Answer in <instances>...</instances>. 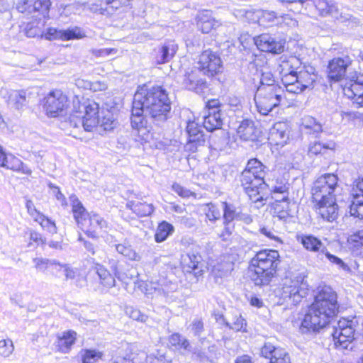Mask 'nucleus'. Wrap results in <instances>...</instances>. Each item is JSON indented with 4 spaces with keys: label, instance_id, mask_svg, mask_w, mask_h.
Wrapping results in <instances>:
<instances>
[{
    "label": "nucleus",
    "instance_id": "a18cd8bd",
    "mask_svg": "<svg viewBox=\"0 0 363 363\" xmlns=\"http://www.w3.org/2000/svg\"><path fill=\"white\" fill-rule=\"evenodd\" d=\"M222 208L223 209V218L225 225V230L228 235L231 233L229 227L227 225L233 221L235 217V211L232 205L228 204L227 202L222 203Z\"/></svg>",
    "mask_w": 363,
    "mask_h": 363
},
{
    "label": "nucleus",
    "instance_id": "f03ea898",
    "mask_svg": "<svg viewBox=\"0 0 363 363\" xmlns=\"http://www.w3.org/2000/svg\"><path fill=\"white\" fill-rule=\"evenodd\" d=\"M287 96V91L274 84L273 75L266 72L262 74L261 84L255 93L254 100L257 111L262 115H267L276 106H291L292 100Z\"/></svg>",
    "mask_w": 363,
    "mask_h": 363
},
{
    "label": "nucleus",
    "instance_id": "5fc2aeb1",
    "mask_svg": "<svg viewBox=\"0 0 363 363\" xmlns=\"http://www.w3.org/2000/svg\"><path fill=\"white\" fill-rule=\"evenodd\" d=\"M89 8V10L92 11H96L98 10L97 8L90 7V5L87 3H80V2H74L72 4L68 5L66 6L65 10L67 11H72L74 13H80L83 11L86 8Z\"/></svg>",
    "mask_w": 363,
    "mask_h": 363
},
{
    "label": "nucleus",
    "instance_id": "69168bd1",
    "mask_svg": "<svg viewBox=\"0 0 363 363\" xmlns=\"http://www.w3.org/2000/svg\"><path fill=\"white\" fill-rule=\"evenodd\" d=\"M85 88L89 89L93 91H99L106 89L107 85L102 82H88L86 83Z\"/></svg>",
    "mask_w": 363,
    "mask_h": 363
},
{
    "label": "nucleus",
    "instance_id": "7ed1b4c3",
    "mask_svg": "<svg viewBox=\"0 0 363 363\" xmlns=\"http://www.w3.org/2000/svg\"><path fill=\"white\" fill-rule=\"evenodd\" d=\"M99 106L93 100L86 99L79 103L78 110L72 115L71 123L78 127L81 125L84 130L91 132L99 125L104 130H112L118 124L112 113L107 111L101 118L99 117Z\"/></svg>",
    "mask_w": 363,
    "mask_h": 363
},
{
    "label": "nucleus",
    "instance_id": "5701e85b",
    "mask_svg": "<svg viewBox=\"0 0 363 363\" xmlns=\"http://www.w3.org/2000/svg\"><path fill=\"white\" fill-rule=\"evenodd\" d=\"M142 99L143 96L140 95H134L130 118L132 127L138 130L142 128L146 129L148 123H152L149 116H146Z\"/></svg>",
    "mask_w": 363,
    "mask_h": 363
},
{
    "label": "nucleus",
    "instance_id": "13d9d810",
    "mask_svg": "<svg viewBox=\"0 0 363 363\" xmlns=\"http://www.w3.org/2000/svg\"><path fill=\"white\" fill-rule=\"evenodd\" d=\"M125 313L132 319L142 323H145L147 320V316L145 314L142 313L140 310L133 307H127Z\"/></svg>",
    "mask_w": 363,
    "mask_h": 363
},
{
    "label": "nucleus",
    "instance_id": "680f3d73",
    "mask_svg": "<svg viewBox=\"0 0 363 363\" xmlns=\"http://www.w3.org/2000/svg\"><path fill=\"white\" fill-rule=\"evenodd\" d=\"M40 23V21L39 20L38 22H29L27 23V26L25 28L26 30V35L29 38H34L35 36H38L40 35V30L38 28V25Z\"/></svg>",
    "mask_w": 363,
    "mask_h": 363
},
{
    "label": "nucleus",
    "instance_id": "8fccbe9b",
    "mask_svg": "<svg viewBox=\"0 0 363 363\" xmlns=\"http://www.w3.org/2000/svg\"><path fill=\"white\" fill-rule=\"evenodd\" d=\"M35 222H38L43 229L48 230L49 233L52 234L57 233V227L55 222L43 214H41L38 218H35Z\"/></svg>",
    "mask_w": 363,
    "mask_h": 363
},
{
    "label": "nucleus",
    "instance_id": "b1692460",
    "mask_svg": "<svg viewBox=\"0 0 363 363\" xmlns=\"http://www.w3.org/2000/svg\"><path fill=\"white\" fill-rule=\"evenodd\" d=\"M201 256L194 252H188L182 256V267L185 273L194 274L196 277L203 274V264Z\"/></svg>",
    "mask_w": 363,
    "mask_h": 363
},
{
    "label": "nucleus",
    "instance_id": "ddd939ff",
    "mask_svg": "<svg viewBox=\"0 0 363 363\" xmlns=\"http://www.w3.org/2000/svg\"><path fill=\"white\" fill-rule=\"evenodd\" d=\"M313 208L318 218L333 222L339 216V206L336 197L311 199Z\"/></svg>",
    "mask_w": 363,
    "mask_h": 363
},
{
    "label": "nucleus",
    "instance_id": "2eb2a0df",
    "mask_svg": "<svg viewBox=\"0 0 363 363\" xmlns=\"http://www.w3.org/2000/svg\"><path fill=\"white\" fill-rule=\"evenodd\" d=\"M109 264L114 276H113L109 271L101 264H96L90 270V273H94L97 276L100 284L107 289H111L116 286L115 278H117L118 280L122 281H126V276L118 269V261L112 259L110 261Z\"/></svg>",
    "mask_w": 363,
    "mask_h": 363
},
{
    "label": "nucleus",
    "instance_id": "ea45409f",
    "mask_svg": "<svg viewBox=\"0 0 363 363\" xmlns=\"http://www.w3.org/2000/svg\"><path fill=\"white\" fill-rule=\"evenodd\" d=\"M174 226L167 221L161 222L156 230L155 240L157 242H162L173 233Z\"/></svg>",
    "mask_w": 363,
    "mask_h": 363
},
{
    "label": "nucleus",
    "instance_id": "c03bdc74",
    "mask_svg": "<svg viewBox=\"0 0 363 363\" xmlns=\"http://www.w3.org/2000/svg\"><path fill=\"white\" fill-rule=\"evenodd\" d=\"M290 184L288 179L283 178L277 179L271 189L272 194H281L289 196Z\"/></svg>",
    "mask_w": 363,
    "mask_h": 363
},
{
    "label": "nucleus",
    "instance_id": "4d7b16f0",
    "mask_svg": "<svg viewBox=\"0 0 363 363\" xmlns=\"http://www.w3.org/2000/svg\"><path fill=\"white\" fill-rule=\"evenodd\" d=\"M342 120L346 123H354L363 121V114L356 111L343 112L341 114Z\"/></svg>",
    "mask_w": 363,
    "mask_h": 363
},
{
    "label": "nucleus",
    "instance_id": "f704fd0d",
    "mask_svg": "<svg viewBox=\"0 0 363 363\" xmlns=\"http://www.w3.org/2000/svg\"><path fill=\"white\" fill-rule=\"evenodd\" d=\"M297 240L306 250L311 252H318L323 247V242L313 235H301Z\"/></svg>",
    "mask_w": 363,
    "mask_h": 363
},
{
    "label": "nucleus",
    "instance_id": "603ef678",
    "mask_svg": "<svg viewBox=\"0 0 363 363\" xmlns=\"http://www.w3.org/2000/svg\"><path fill=\"white\" fill-rule=\"evenodd\" d=\"M21 162L22 161L18 157L12 155H7L4 164L1 167L17 172V170H19V167L21 165Z\"/></svg>",
    "mask_w": 363,
    "mask_h": 363
},
{
    "label": "nucleus",
    "instance_id": "9b49d317",
    "mask_svg": "<svg viewBox=\"0 0 363 363\" xmlns=\"http://www.w3.org/2000/svg\"><path fill=\"white\" fill-rule=\"evenodd\" d=\"M253 42L260 52L273 55H281L286 50V40L284 38H277L269 33H263L255 36Z\"/></svg>",
    "mask_w": 363,
    "mask_h": 363
},
{
    "label": "nucleus",
    "instance_id": "412c9836",
    "mask_svg": "<svg viewBox=\"0 0 363 363\" xmlns=\"http://www.w3.org/2000/svg\"><path fill=\"white\" fill-rule=\"evenodd\" d=\"M350 195L352 199L349 206L350 216L363 219V211H360L363 206V177H359L353 182Z\"/></svg>",
    "mask_w": 363,
    "mask_h": 363
},
{
    "label": "nucleus",
    "instance_id": "338daca9",
    "mask_svg": "<svg viewBox=\"0 0 363 363\" xmlns=\"http://www.w3.org/2000/svg\"><path fill=\"white\" fill-rule=\"evenodd\" d=\"M172 189L174 191L178 194L179 196L183 198H188L191 194L189 190L184 189L180 184L177 183L172 184Z\"/></svg>",
    "mask_w": 363,
    "mask_h": 363
},
{
    "label": "nucleus",
    "instance_id": "393cba45",
    "mask_svg": "<svg viewBox=\"0 0 363 363\" xmlns=\"http://www.w3.org/2000/svg\"><path fill=\"white\" fill-rule=\"evenodd\" d=\"M291 206L293 203L289 196H284L281 200H275L270 204L271 213L273 216L286 221L293 217Z\"/></svg>",
    "mask_w": 363,
    "mask_h": 363
},
{
    "label": "nucleus",
    "instance_id": "c85d7f7f",
    "mask_svg": "<svg viewBox=\"0 0 363 363\" xmlns=\"http://www.w3.org/2000/svg\"><path fill=\"white\" fill-rule=\"evenodd\" d=\"M302 284V279L298 277H285L281 288L282 298H291L298 295Z\"/></svg>",
    "mask_w": 363,
    "mask_h": 363
},
{
    "label": "nucleus",
    "instance_id": "6e6552de",
    "mask_svg": "<svg viewBox=\"0 0 363 363\" xmlns=\"http://www.w3.org/2000/svg\"><path fill=\"white\" fill-rule=\"evenodd\" d=\"M331 336L335 349L340 351L354 350L357 333L351 320L345 318L339 320Z\"/></svg>",
    "mask_w": 363,
    "mask_h": 363
},
{
    "label": "nucleus",
    "instance_id": "39448f33",
    "mask_svg": "<svg viewBox=\"0 0 363 363\" xmlns=\"http://www.w3.org/2000/svg\"><path fill=\"white\" fill-rule=\"evenodd\" d=\"M281 259L278 250L262 249L251 258L252 278L256 285L267 286L278 276Z\"/></svg>",
    "mask_w": 363,
    "mask_h": 363
},
{
    "label": "nucleus",
    "instance_id": "864d4df0",
    "mask_svg": "<svg viewBox=\"0 0 363 363\" xmlns=\"http://www.w3.org/2000/svg\"><path fill=\"white\" fill-rule=\"evenodd\" d=\"M14 350V345L11 340H0V355L9 357Z\"/></svg>",
    "mask_w": 363,
    "mask_h": 363
},
{
    "label": "nucleus",
    "instance_id": "7c9ffc66",
    "mask_svg": "<svg viewBox=\"0 0 363 363\" xmlns=\"http://www.w3.org/2000/svg\"><path fill=\"white\" fill-rule=\"evenodd\" d=\"M211 14V11L204 10L198 15L197 27L203 33H210L220 24Z\"/></svg>",
    "mask_w": 363,
    "mask_h": 363
},
{
    "label": "nucleus",
    "instance_id": "e2e57ef3",
    "mask_svg": "<svg viewBox=\"0 0 363 363\" xmlns=\"http://www.w3.org/2000/svg\"><path fill=\"white\" fill-rule=\"evenodd\" d=\"M189 328L195 336H200L203 331V323L201 318H195Z\"/></svg>",
    "mask_w": 363,
    "mask_h": 363
},
{
    "label": "nucleus",
    "instance_id": "f8f14e48",
    "mask_svg": "<svg viewBox=\"0 0 363 363\" xmlns=\"http://www.w3.org/2000/svg\"><path fill=\"white\" fill-rule=\"evenodd\" d=\"M251 20L263 28L281 27L295 23V20L288 14L277 15L274 11L255 10L251 13Z\"/></svg>",
    "mask_w": 363,
    "mask_h": 363
},
{
    "label": "nucleus",
    "instance_id": "4468645a",
    "mask_svg": "<svg viewBox=\"0 0 363 363\" xmlns=\"http://www.w3.org/2000/svg\"><path fill=\"white\" fill-rule=\"evenodd\" d=\"M338 177L327 173L319 177L311 188V199L336 197L335 189L338 185Z\"/></svg>",
    "mask_w": 363,
    "mask_h": 363
},
{
    "label": "nucleus",
    "instance_id": "052dcab7",
    "mask_svg": "<svg viewBox=\"0 0 363 363\" xmlns=\"http://www.w3.org/2000/svg\"><path fill=\"white\" fill-rule=\"evenodd\" d=\"M206 207V215L211 221H215L220 218V211L214 204L208 203Z\"/></svg>",
    "mask_w": 363,
    "mask_h": 363
},
{
    "label": "nucleus",
    "instance_id": "4be33fe9",
    "mask_svg": "<svg viewBox=\"0 0 363 363\" xmlns=\"http://www.w3.org/2000/svg\"><path fill=\"white\" fill-rule=\"evenodd\" d=\"M203 72L199 67H192L186 71L182 79V86L196 93H201L207 87Z\"/></svg>",
    "mask_w": 363,
    "mask_h": 363
},
{
    "label": "nucleus",
    "instance_id": "423d86ee",
    "mask_svg": "<svg viewBox=\"0 0 363 363\" xmlns=\"http://www.w3.org/2000/svg\"><path fill=\"white\" fill-rule=\"evenodd\" d=\"M74 218L85 233L91 238H98L97 230L106 231L108 228V222L100 215L95 213H88L77 196L72 194L69 196Z\"/></svg>",
    "mask_w": 363,
    "mask_h": 363
},
{
    "label": "nucleus",
    "instance_id": "2f4dec72",
    "mask_svg": "<svg viewBox=\"0 0 363 363\" xmlns=\"http://www.w3.org/2000/svg\"><path fill=\"white\" fill-rule=\"evenodd\" d=\"M347 245L352 253L363 257V229L357 230L349 235Z\"/></svg>",
    "mask_w": 363,
    "mask_h": 363
},
{
    "label": "nucleus",
    "instance_id": "0e129e2a",
    "mask_svg": "<svg viewBox=\"0 0 363 363\" xmlns=\"http://www.w3.org/2000/svg\"><path fill=\"white\" fill-rule=\"evenodd\" d=\"M59 267L64 268L66 279H74L79 274V271L77 268H72L67 264H61V266Z\"/></svg>",
    "mask_w": 363,
    "mask_h": 363
},
{
    "label": "nucleus",
    "instance_id": "0eeeda50",
    "mask_svg": "<svg viewBox=\"0 0 363 363\" xmlns=\"http://www.w3.org/2000/svg\"><path fill=\"white\" fill-rule=\"evenodd\" d=\"M265 167L257 159H251V203L259 208L268 199V185L264 182Z\"/></svg>",
    "mask_w": 363,
    "mask_h": 363
},
{
    "label": "nucleus",
    "instance_id": "72a5a7b5",
    "mask_svg": "<svg viewBox=\"0 0 363 363\" xmlns=\"http://www.w3.org/2000/svg\"><path fill=\"white\" fill-rule=\"evenodd\" d=\"M76 337L77 333L73 330L65 331L61 335H58L56 342L58 350L62 353L69 352L75 342Z\"/></svg>",
    "mask_w": 363,
    "mask_h": 363
},
{
    "label": "nucleus",
    "instance_id": "c756f323",
    "mask_svg": "<svg viewBox=\"0 0 363 363\" xmlns=\"http://www.w3.org/2000/svg\"><path fill=\"white\" fill-rule=\"evenodd\" d=\"M177 45L174 41H167L156 50L155 60L157 64L169 62L177 50Z\"/></svg>",
    "mask_w": 363,
    "mask_h": 363
},
{
    "label": "nucleus",
    "instance_id": "20e7f679",
    "mask_svg": "<svg viewBox=\"0 0 363 363\" xmlns=\"http://www.w3.org/2000/svg\"><path fill=\"white\" fill-rule=\"evenodd\" d=\"M135 95L143 96L142 104L145 107L146 116H149L154 125L160 126L169 118L171 101L165 89L161 86L141 88Z\"/></svg>",
    "mask_w": 363,
    "mask_h": 363
},
{
    "label": "nucleus",
    "instance_id": "79ce46f5",
    "mask_svg": "<svg viewBox=\"0 0 363 363\" xmlns=\"http://www.w3.org/2000/svg\"><path fill=\"white\" fill-rule=\"evenodd\" d=\"M33 262L35 264L36 269L40 272H44L51 267L57 268V267L61 266V264L55 259H49L42 257L33 258Z\"/></svg>",
    "mask_w": 363,
    "mask_h": 363
},
{
    "label": "nucleus",
    "instance_id": "dca6fc26",
    "mask_svg": "<svg viewBox=\"0 0 363 363\" xmlns=\"http://www.w3.org/2000/svg\"><path fill=\"white\" fill-rule=\"evenodd\" d=\"M363 77L355 73L342 86L343 95L357 108H363Z\"/></svg>",
    "mask_w": 363,
    "mask_h": 363
},
{
    "label": "nucleus",
    "instance_id": "e433bc0d",
    "mask_svg": "<svg viewBox=\"0 0 363 363\" xmlns=\"http://www.w3.org/2000/svg\"><path fill=\"white\" fill-rule=\"evenodd\" d=\"M186 130L188 134V138H191L192 141H196L199 143L205 142L202 128L199 123L195 121H188Z\"/></svg>",
    "mask_w": 363,
    "mask_h": 363
},
{
    "label": "nucleus",
    "instance_id": "37998d69",
    "mask_svg": "<svg viewBox=\"0 0 363 363\" xmlns=\"http://www.w3.org/2000/svg\"><path fill=\"white\" fill-rule=\"evenodd\" d=\"M169 342L177 350L184 349L189 351L191 348L189 341L179 333L172 334L169 338Z\"/></svg>",
    "mask_w": 363,
    "mask_h": 363
},
{
    "label": "nucleus",
    "instance_id": "4c0bfd02",
    "mask_svg": "<svg viewBox=\"0 0 363 363\" xmlns=\"http://www.w3.org/2000/svg\"><path fill=\"white\" fill-rule=\"evenodd\" d=\"M126 206L127 208H130L134 213L140 217L150 216L154 211L153 206L146 203L129 201L127 203Z\"/></svg>",
    "mask_w": 363,
    "mask_h": 363
},
{
    "label": "nucleus",
    "instance_id": "a19ab883",
    "mask_svg": "<svg viewBox=\"0 0 363 363\" xmlns=\"http://www.w3.org/2000/svg\"><path fill=\"white\" fill-rule=\"evenodd\" d=\"M315 9L320 16H328L337 11L336 6L327 0H315Z\"/></svg>",
    "mask_w": 363,
    "mask_h": 363
},
{
    "label": "nucleus",
    "instance_id": "473e14b6",
    "mask_svg": "<svg viewBox=\"0 0 363 363\" xmlns=\"http://www.w3.org/2000/svg\"><path fill=\"white\" fill-rule=\"evenodd\" d=\"M220 110L208 111V114L203 117V126L209 132L221 128L223 125Z\"/></svg>",
    "mask_w": 363,
    "mask_h": 363
},
{
    "label": "nucleus",
    "instance_id": "de8ad7c7",
    "mask_svg": "<svg viewBox=\"0 0 363 363\" xmlns=\"http://www.w3.org/2000/svg\"><path fill=\"white\" fill-rule=\"evenodd\" d=\"M82 363H94L101 357V353L95 350H82L81 351Z\"/></svg>",
    "mask_w": 363,
    "mask_h": 363
},
{
    "label": "nucleus",
    "instance_id": "49530a36",
    "mask_svg": "<svg viewBox=\"0 0 363 363\" xmlns=\"http://www.w3.org/2000/svg\"><path fill=\"white\" fill-rule=\"evenodd\" d=\"M116 251L128 258L130 260H139L140 256L131 247L130 245H125L123 244H118L115 245Z\"/></svg>",
    "mask_w": 363,
    "mask_h": 363
},
{
    "label": "nucleus",
    "instance_id": "9d476101",
    "mask_svg": "<svg viewBox=\"0 0 363 363\" xmlns=\"http://www.w3.org/2000/svg\"><path fill=\"white\" fill-rule=\"evenodd\" d=\"M352 60L348 55L334 57L328 61L325 76L329 84L340 83L347 79L348 69Z\"/></svg>",
    "mask_w": 363,
    "mask_h": 363
},
{
    "label": "nucleus",
    "instance_id": "6ab92c4d",
    "mask_svg": "<svg viewBox=\"0 0 363 363\" xmlns=\"http://www.w3.org/2000/svg\"><path fill=\"white\" fill-rule=\"evenodd\" d=\"M67 98L61 90L50 91L43 99V108L50 117H56L67 106Z\"/></svg>",
    "mask_w": 363,
    "mask_h": 363
},
{
    "label": "nucleus",
    "instance_id": "58836bf2",
    "mask_svg": "<svg viewBox=\"0 0 363 363\" xmlns=\"http://www.w3.org/2000/svg\"><path fill=\"white\" fill-rule=\"evenodd\" d=\"M7 102L16 109L21 108L26 104V93L25 91L13 90L9 93Z\"/></svg>",
    "mask_w": 363,
    "mask_h": 363
},
{
    "label": "nucleus",
    "instance_id": "3c124183",
    "mask_svg": "<svg viewBox=\"0 0 363 363\" xmlns=\"http://www.w3.org/2000/svg\"><path fill=\"white\" fill-rule=\"evenodd\" d=\"M267 131L264 128L254 126L251 133V140L257 144H262L267 140Z\"/></svg>",
    "mask_w": 363,
    "mask_h": 363
},
{
    "label": "nucleus",
    "instance_id": "09e8293b",
    "mask_svg": "<svg viewBox=\"0 0 363 363\" xmlns=\"http://www.w3.org/2000/svg\"><path fill=\"white\" fill-rule=\"evenodd\" d=\"M225 323L227 326L233 330L237 331L242 330L243 331H246L247 322L240 315H236L232 321L228 320H225Z\"/></svg>",
    "mask_w": 363,
    "mask_h": 363
},
{
    "label": "nucleus",
    "instance_id": "aec40b11",
    "mask_svg": "<svg viewBox=\"0 0 363 363\" xmlns=\"http://www.w3.org/2000/svg\"><path fill=\"white\" fill-rule=\"evenodd\" d=\"M291 126L287 121L276 122L269 130L267 143L272 147H282L289 140Z\"/></svg>",
    "mask_w": 363,
    "mask_h": 363
},
{
    "label": "nucleus",
    "instance_id": "cd10ccee",
    "mask_svg": "<svg viewBox=\"0 0 363 363\" xmlns=\"http://www.w3.org/2000/svg\"><path fill=\"white\" fill-rule=\"evenodd\" d=\"M262 354L269 359V363H291L289 354L282 348L265 344L262 348Z\"/></svg>",
    "mask_w": 363,
    "mask_h": 363
},
{
    "label": "nucleus",
    "instance_id": "f257e3e1",
    "mask_svg": "<svg viewBox=\"0 0 363 363\" xmlns=\"http://www.w3.org/2000/svg\"><path fill=\"white\" fill-rule=\"evenodd\" d=\"M339 311L337 292L329 285L319 286L301 323L300 330L303 333L318 332L337 316Z\"/></svg>",
    "mask_w": 363,
    "mask_h": 363
},
{
    "label": "nucleus",
    "instance_id": "bb28decb",
    "mask_svg": "<svg viewBox=\"0 0 363 363\" xmlns=\"http://www.w3.org/2000/svg\"><path fill=\"white\" fill-rule=\"evenodd\" d=\"M335 150L334 143H323L315 141L308 146V155L318 159H328L333 155Z\"/></svg>",
    "mask_w": 363,
    "mask_h": 363
},
{
    "label": "nucleus",
    "instance_id": "f3484780",
    "mask_svg": "<svg viewBox=\"0 0 363 363\" xmlns=\"http://www.w3.org/2000/svg\"><path fill=\"white\" fill-rule=\"evenodd\" d=\"M302 65V60L295 55H282L279 57L277 69L284 85L289 83V79L294 77V74L301 68Z\"/></svg>",
    "mask_w": 363,
    "mask_h": 363
},
{
    "label": "nucleus",
    "instance_id": "c9c22d12",
    "mask_svg": "<svg viewBox=\"0 0 363 363\" xmlns=\"http://www.w3.org/2000/svg\"><path fill=\"white\" fill-rule=\"evenodd\" d=\"M30 6L28 9H31V13H34L32 16L33 18H38L41 21V17H45L48 13L49 7L50 6V0H29Z\"/></svg>",
    "mask_w": 363,
    "mask_h": 363
},
{
    "label": "nucleus",
    "instance_id": "a878e982",
    "mask_svg": "<svg viewBox=\"0 0 363 363\" xmlns=\"http://www.w3.org/2000/svg\"><path fill=\"white\" fill-rule=\"evenodd\" d=\"M84 35L82 34L80 28L77 27L67 30H58L55 28H49L44 33L45 38L49 40L55 39L68 40L81 38Z\"/></svg>",
    "mask_w": 363,
    "mask_h": 363
},
{
    "label": "nucleus",
    "instance_id": "6e6d98bb",
    "mask_svg": "<svg viewBox=\"0 0 363 363\" xmlns=\"http://www.w3.org/2000/svg\"><path fill=\"white\" fill-rule=\"evenodd\" d=\"M250 121L248 119L243 120L237 130L238 136L244 141L250 140Z\"/></svg>",
    "mask_w": 363,
    "mask_h": 363
},
{
    "label": "nucleus",
    "instance_id": "1a4fd4ad",
    "mask_svg": "<svg viewBox=\"0 0 363 363\" xmlns=\"http://www.w3.org/2000/svg\"><path fill=\"white\" fill-rule=\"evenodd\" d=\"M316 80V74L311 67L303 65L297 70L294 77L289 79V83L285 84L287 94H301L307 89L312 88Z\"/></svg>",
    "mask_w": 363,
    "mask_h": 363
},
{
    "label": "nucleus",
    "instance_id": "bf43d9fd",
    "mask_svg": "<svg viewBox=\"0 0 363 363\" xmlns=\"http://www.w3.org/2000/svg\"><path fill=\"white\" fill-rule=\"evenodd\" d=\"M323 252L324 253L325 256L331 264H335L344 270L349 269L348 265L345 262H344L342 259L339 258L335 255H332L327 250L323 251Z\"/></svg>",
    "mask_w": 363,
    "mask_h": 363
},
{
    "label": "nucleus",
    "instance_id": "a211bd4d",
    "mask_svg": "<svg viewBox=\"0 0 363 363\" xmlns=\"http://www.w3.org/2000/svg\"><path fill=\"white\" fill-rule=\"evenodd\" d=\"M198 64L203 74L208 76L221 74L223 69L221 59L218 55L211 50H205L200 55Z\"/></svg>",
    "mask_w": 363,
    "mask_h": 363
},
{
    "label": "nucleus",
    "instance_id": "774afa93",
    "mask_svg": "<svg viewBox=\"0 0 363 363\" xmlns=\"http://www.w3.org/2000/svg\"><path fill=\"white\" fill-rule=\"evenodd\" d=\"M26 206L28 213H29V215L31 217L33 218L35 221V218H38L42 214L40 212H39L35 208V206L34 203L30 200H27L26 203Z\"/></svg>",
    "mask_w": 363,
    "mask_h": 363
}]
</instances>
